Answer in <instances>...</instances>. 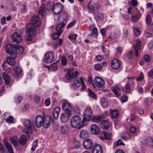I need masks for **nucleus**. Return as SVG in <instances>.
Instances as JSON below:
<instances>
[{"label":"nucleus","mask_w":153,"mask_h":153,"mask_svg":"<svg viewBox=\"0 0 153 153\" xmlns=\"http://www.w3.org/2000/svg\"><path fill=\"white\" fill-rule=\"evenodd\" d=\"M44 117L41 115H38L35 117L34 124L36 127L40 128L43 125Z\"/></svg>","instance_id":"7"},{"label":"nucleus","mask_w":153,"mask_h":153,"mask_svg":"<svg viewBox=\"0 0 153 153\" xmlns=\"http://www.w3.org/2000/svg\"><path fill=\"white\" fill-rule=\"evenodd\" d=\"M67 59L64 56H62L61 58V63L62 65H65L67 63Z\"/></svg>","instance_id":"49"},{"label":"nucleus","mask_w":153,"mask_h":153,"mask_svg":"<svg viewBox=\"0 0 153 153\" xmlns=\"http://www.w3.org/2000/svg\"><path fill=\"white\" fill-rule=\"evenodd\" d=\"M134 31L135 35L136 36H138L140 34V30L138 28H134Z\"/></svg>","instance_id":"51"},{"label":"nucleus","mask_w":153,"mask_h":153,"mask_svg":"<svg viewBox=\"0 0 153 153\" xmlns=\"http://www.w3.org/2000/svg\"><path fill=\"white\" fill-rule=\"evenodd\" d=\"M60 108L59 107H55L53 110V115L55 119H57L59 116Z\"/></svg>","instance_id":"29"},{"label":"nucleus","mask_w":153,"mask_h":153,"mask_svg":"<svg viewBox=\"0 0 153 153\" xmlns=\"http://www.w3.org/2000/svg\"><path fill=\"white\" fill-rule=\"evenodd\" d=\"M116 34L115 32L111 33L108 36V39L111 40L115 39L116 38Z\"/></svg>","instance_id":"43"},{"label":"nucleus","mask_w":153,"mask_h":153,"mask_svg":"<svg viewBox=\"0 0 153 153\" xmlns=\"http://www.w3.org/2000/svg\"><path fill=\"white\" fill-rule=\"evenodd\" d=\"M58 61H57L53 63L51 67L52 69L55 71L58 69V66L57 65V63Z\"/></svg>","instance_id":"55"},{"label":"nucleus","mask_w":153,"mask_h":153,"mask_svg":"<svg viewBox=\"0 0 153 153\" xmlns=\"http://www.w3.org/2000/svg\"><path fill=\"white\" fill-rule=\"evenodd\" d=\"M128 35V30L127 29H124L123 30L122 37L124 39H126Z\"/></svg>","instance_id":"44"},{"label":"nucleus","mask_w":153,"mask_h":153,"mask_svg":"<svg viewBox=\"0 0 153 153\" xmlns=\"http://www.w3.org/2000/svg\"><path fill=\"white\" fill-rule=\"evenodd\" d=\"M41 97L36 94H35L33 96V100L35 102L38 104L40 101Z\"/></svg>","instance_id":"40"},{"label":"nucleus","mask_w":153,"mask_h":153,"mask_svg":"<svg viewBox=\"0 0 153 153\" xmlns=\"http://www.w3.org/2000/svg\"><path fill=\"white\" fill-rule=\"evenodd\" d=\"M61 131L62 133L63 134H66L68 132V130L65 127L61 126Z\"/></svg>","instance_id":"56"},{"label":"nucleus","mask_w":153,"mask_h":153,"mask_svg":"<svg viewBox=\"0 0 153 153\" xmlns=\"http://www.w3.org/2000/svg\"><path fill=\"white\" fill-rule=\"evenodd\" d=\"M98 34L97 30L96 28H94L92 30V32L91 33L92 35H94V36L95 37Z\"/></svg>","instance_id":"54"},{"label":"nucleus","mask_w":153,"mask_h":153,"mask_svg":"<svg viewBox=\"0 0 153 153\" xmlns=\"http://www.w3.org/2000/svg\"><path fill=\"white\" fill-rule=\"evenodd\" d=\"M3 77L6 85H9L10 81V79L8 75L6 73H4L3 74Z\"/></svg>","instance_id":"34"},{"label":"nucleus","mask_w":153,"mask_h":153,"mask_svg":"<svg viewBox=\"0 0 153 153\" xmlns=\"http://www.w3.org/2000/svg\"><path fill=\"white\" fill-rule=\"evenodd\" d=\"M145 146L147 147H153V138L148 137L147 138L144 142Z\"/></svg>","instance_id":"21"},{"label":"nucleus","mask_w":153,"mask_h":153,"mask_svg":"<svg viewBox=\"0 0 153 153\" xmlns=\"http://www.w3.org/2000/svg\"><path fill=\"white\" fill-rule=\"evenodd\" d=\"M54 59V56L52 51H50L45 53L44 56V61L47 63L52 62Z\"/></svg>","instance_id":"8"},{"label":"nucleus","mask_w":153,"mask_h":153,"mask_svg":"<svg viewBox=\"0 0 153 153\" xmlns=\"http://www.w3.org/2000/svg\"><path fill=\"white\" fill-rule=\"evenodd\" d=\"M13 117L12 116H9L5 119L6 121L8 123H14Z\"/></svg>","instance_id":"42"},{"label":"nucleus","mask_w":153,"mask_h":153,"mask_svg":"<svg viewBox=\"0 0 153 153\" xmlns=\"http://www.w3.org/2000/svg\"><path fill=\"white\" fill-rule=\"evenodd\" d=\"M10 6L11 7V8H10V10L12 11H16L17 10V8L15 7L13 3H12L10 4Z\"/></svg>","instance_id":"64"},{"label":"nucleus","mask_w":153,"mask_h":153,"mask_svg":"<svg viewBox=\"0 0 153 153\" xmlns=\"http://www.w3.org/2000/svg\"><path fill=\"white\" fill-rule=\"evenodd\" d=\"M111 66L113 69H117L120 66V62L118 59H115L111 62Z\"/></svg>","instance_id":"19"},{"label":"nucleus","mask_w":153,"mask_h":153,"mask_svg":"<svg viewBox=\"0 0 153 153\" xmlns=\"http://www.w3.org/2000/svg\"><path fill=\"white\" fill-rule=\"evenodd\" d=\"M15 58L14 56V57H8L7 58L6 61L9 65L12 66H13L16 62Z\"/></svg>","instance_id":"27"},{"label":"nucleus","mask_w":153,"mask_h":153,"mask_svg":"<svg viewBox=\"0 0 153 153\" xmlns=\"http://www.w3.org/2000/svg\"><path fill=\"white\" fill-rule=\"evenodd\" d=\"M62 108L65 111V112L71 113L72 111L71 105L67 102H64L62 103Z\"/></svg>","instance_id":"16"},{"label":"nucleus","mask_w":153,"mask_h":153,"mask_svg":"<svg viewBox=\"0 0 153 153\" xmlns=\"http://www.w3.org/2000/svg\"><path fill=\"white\" fill-rule=\"evenodd\" d=\"M51 123V119L50 117H44L43 126L45 128H47L50 126Z\"/></svg>","instance_id":"24"},{"label":"nucleus","mask_w":153,"mask_h":153,"mask_svg":"<svg viewBox=\"0 0 153 153\" xmlns=\"http://www.w3.org/2000/svg\"><path fill=\"white\" fill-rule=\"evenodd\" d=\"M90 131L92 134H98L100 132L99 127L95 124H93L91 126Z\"/></svg>","instance_id":"17"},{"label":"nucleus","mask_w":153,"mask_h":153,"mask_svg":"<svg viewBox=\"0 0 153 153\" xmlns=\"http://www.w3.org/2000/svg\"><path fill=\"white\" fill-rule=\"evenodd\" d=\"M144 59L146 62H148L150 60V56L148 54L144 56Z\"/></svg>","instance_id":"58"},{"label":"nucleus","mask_w":153,"mask_h":153,"mask_svg":"<svg viewBox=\"0 0 153 153\" xmlns=\"http://www.w3.org/2000/svg\"><path fill=\"white\" fill-rule=\"evenodd\" d=\"M14 50L15 54L14 55V56L15 57H16L17 56V53L19 54H21L22 53L24 52V48L22 46L16 45V46L15 47Z\"/></svg>","instance_id":"18"},{"label":"nucleus","mask_w":153,"mask_h":153,"mask_svg":"<svg viewBox=\"0 0 153 153\" xmlns=\"http://www.w3.org/2000/svg\"><path fill=\"white\" fill-rule=\"evenodd\" d=\"M65 25L64 23L61 22L60 23L58 24L56 27V30L57 32H59L60 30L64 27Z\"/></svg>","instance_id":"39"},{"label":"nucleus","mask_w":153,"mask_h":153,"mask_svg":"<svg viewBox=\"0 0 153 153\" xmlns=\"http://www.w3.org/2000/svg\"><path fill=\"white\" fill-rule=\"evenodd\" d=\"M142 16L140 12L137 11L135 15L132 16L131 17V19L132 22H136L138 21L140 19Z\"/></svg>","instance_id":"23"},{"label":"nucleus","mask_w":153,"mask_h":153,"mask_svg":"<svg viewBox=\"0 0 153 153\" xmlns=\"http://www.w3.org/2000/svg\"><path fill=\"white\" fill-rule=\"evenodd\" d=\"M92 153H102L101 146L99 144L94 145L92 149Z\"/></svg>","instance_id":"20"},{"label":"nucleus","mask_w":153,"mask_h":153,"mask_svg":"<svg viewBox=\"0 0 153 153\" xmlns=\"http://www.w3.org/2000/svg\"><path fill=\"white\" fill-rule=\"evenodd\" d=\"M16 46V44H7L5 47V49L7 53L10 55H15L14 48Z\"/></svg>","instance_id":"6"},{"label":"nucleus","mask_w":153,"mask_h":153,"mask_svg":"<svg viewBox=\"0 0 153 153\" xmlns=\"http://www.w3.org/2000/svg\"><path fill=\"white\" fill-rule=\"evenodd\" d=\"M113 93L117 96L121 94V91L120 88L117 86H113L111 88Z\"/></svg>","instance_id":"28"},{"label":"nucleus","mask_w":153,"mask_h":153,"mask_svg":"<svg viewBox=\"0 0 153 153\" xmlns=\"http://www.w3.org/2000/svg\"><path fill=\"white\" fill-rule=\"evenodd\" d=\"M81 122V119L79 116L77 115L74 116L71 119V126L73 128H76L79 125Z\"/></svg>","instance_id":"4"},{"label":"nucleus","mask_w":153,"mask_h":153,"mask_svg":"<svg viewBox=\"0 0 153 153\" xmlns=\"http://www.w3.org/2000/svg\"><path fill=\"white\" fill-rule=\"evenodd\" d=\"M71 113L69 112H64L60 116V119L61 122L63 123L67 122L70 117L71 116Z\"/></svg>","instance_id":"14"},{"label":"nucleus","mask_w":153,"mask_h":153,"mask_svg":"<svg viewBox=\"0 0 153 153\" xmlns=\"http://www.w3.org/2000/svg\"><path fill=\"white\" fill-rule=\"evenodd\" d=\"M115 144L117 146L121 145H125V144L121 139L118 140L117 142H115Z\"/></svg>","instance_id":"53"},{"label":"nucleus","mask_w":153,"mask_h":153,"mask_svg":"<svg viewBox=\"0 0 153 153\" xmlns=\"http://www.w3.org/2000/svg\"><path fill=\"white\" fill-rule=\"evenodd\" d=\"M23 124L25 127L24 132L26 134L31 133L32 128L30 121L29 120H25L24 121Z\"/></svg>","instance_id":"5"},{"label":"nucleus","mask_w":153,"mask_h":153,"mask_svg":"<svg viewBox=\"0 0 153 153\" xmlns=\"http://www.w3.org/2000/svg\"><path fill=\"white\" fill-rule=\"evenodd\" d=\"M141 42L139 40H137L136 42V44L134 45V48L135 51V56L137 57L138 55V49H140V48Z\"/></svg>","instance_id":"30"},{"label":"nucleus","mask_w":153,"mask_h":153,"mask_svg":"<svg viewBox=\"0 0 153 153\" xmlns=\"http://www.w3.org/2000/svg\"><path fill=\"white\" fill-rule=\"evenodd\" d=\"M95 68L97 70H100L102 68V66L99 64H97L95 65Z\"/></svg>","instance_id":"61"},{"label":"nucleus","mask_w":153,"mask_h":153,"mask_svg":"<svg viewBox=\"0 0 153 153\" xmlns=\"http://www.w3.org/2000/svg\"><path fill=\"white\" fill-rule=\"evenodd\" d=\"M77 37V35L74 34L72 35H69L68 36V39L70 40H74Z\"/></svg>","instance_id":"59"},{"label":"nucleus","mask_w":153,"mask_h":153,"mask_svg":"<svg viewBox=\"0 0 153 153\" xmlns=\"http://www.w3.org/2000/svg\"><path fill=\"white\" fill-rule=\"evenodd\" d=\"M146 23L148 25H150L151 22V18L149 15H147L146 17Z\"/></svg>","instance_id":"52"},{"label":"nucleus","mask_w":153,"mask_h":153,"mask_svg":"<svg viewBox=\"0 0 153 153\" xmlns=\"http://www.w3.org/2000/svg\"><path fill=\"white\" fill-rule=\"evenodd\" d=\"M129 131L131 133L134 134L136 132V129L135 127L132 126L130 127Z\"/></svg>","instance_id":"63"},{"label":"nucleus","mask_w":153,"mask_h":153,"mask_svg":"<svg viewBox=\"0 0 153 153\" xmlns=\"http://www.w3.org/2000/svg\"><path fill=\"white\" fill-rule=\"evenodd\" d=\"M99 5L98 3H91L89 2L88 4V7L90 10L94 11H97L99 10Z\"/></svg>","instance_id":"13"},{"label":"nucleus","mask_w":153,"mask_h":153,"mask_svg":"<svg viewBox=\"0 0 153 153\" xmlns=\"http://www.w3.org/2000/svg\"><path fill=\"white\" fill-rule=\"evenodd\" d=\"M94 82L97 86L98 87H102L105 84L104 80L99 76H97L94 78Z\"/></svg>","instance_id":"10"},{"label":"nucleus","mask_w":153,"mask_h":153,"mask_svg":"<svg viewBox=\"0 0 153 153\" xmlns=\"http://www.w3.org/2000/svg\"><path fill=\"white\" fill-rule=\"evenodd\" d=\"M10 142L14 147L18 146L19 145V139L16 136L11 137L10 138Z\"/></svg>","instance_id":"22"},{"label":"nucleus","mask_w":153,"mask_h":153,"mask_svg":"<svg viewBox=\"0 0 153 153\" xmlns=\"http://www.w3.org/2000/svg\"><path fill=\"white\" fill-rule=\"evenodd\" d=\"M58 17L59 20L62 22L65 21L68 18L67 13L65 11H62Z\"/></svg>","instance_id":"25"},{"label":"nucleus","mask_w":153,"mask_h":153,"mask_svg":"<svg viewBox=\"0 0 153 153\" xmlns=\"http://www.w3.org/2000/svg\"><path fill=\"white\" fill-rule=\"evenodd\" d=\"M92 115L91 109L90 108L87 107L84 112L83 118L81 125V127H79L78 129H80L81 128L84 127L87 125L86 122L90 120Z\"/></svg>","instance_id":"2"},{"label":"nucleus","mask_w":153,"mask_h":153,"mask_svg":"<svg viewBox=\"0 0 153 153\" xmlns=\"http://www.w3.org/2000/svg\"><path fill=\"white\" fill-rule=\"evenodd\" d=\"M62 32V30L58 32H56L54 33L53 35V39H58Z\"/></svg>","instance_id":"45"},{"label":"nucleus","mask_w":153,"mask_h":153,"mask_svg":"<svg viewBox=\"0 0 153 153\" xmlns=\"http://www.w3.org/2000/svg\"><path fill=\"white\" fill-rule=\"evenodd\" d=\"M74 70V69L73 68L68 69L65 76L67 79H76L77 78L79 72L77 71H75L74 72H73Z\"/></svg>","instance_id":"3"},{"label":"nucleus","mask_w":153,"mask_h":153,"mask_svg":"<svg viewBox=\"0 0 153 153\" xmlns=\"http://www.w3.org/2000/svg\"><path fill=\"white\" fill-rule=\"evenodd\" d=\"M54 5L53 2L49 1L48 2L45 6V8L48 10H53Z\"/></svg>","instance_id":"35"},{"label":"nucleus","mask_w":153,"mask_h":153,"mask_svg":"<svg viewBox=\"0 0 153 153\" xmlns=\"http://www.w3.org/2000/svg\"><path fill=\"white\" fill-rule=\"evenodd\" d=\"M88 136V133L87 131L85 130H82L81 131L79 136L82 138H85L87 137Z\"/></svg>","instance_id":"37"},{"label":"nucleus","mask_w":153,"mask_h":153,"mask_svg":"<svg viewBox=\"0 0 153 153\" xmlns=\"http://www.w3.org/2000/svg\"><path fill=\"white\" fill-rule=\"evenodd\" d=\"M63 9V5L60 3H57L54 5L53 12L55 14L58 15L62 12Z\"/></svg>","instance_id":"9"},{"label":"nucleus","mask_w":153,"mask_h":153,"mask_svg":"<svg viewBox=\"0 0 153 153\" xmlns=\"http://www.w3.org/2000/svg\"><path fill=\"white\" fill-rule=\"evenodd\" d=\"M111 118H116L118 116L119 114V112L118 110H111Z\"/></svg>","instance_id":"36"},{"label":"nucleus","mask_w":153,"mask_h":153,"mask_svg":"<svg viewBox=\"0 0 153 153\" xmlns=\"http://www.w3.org/2000/svg\"><path fill=\"white\" fill-rule=\"evenodd\" d=\"M12 37L13 41L17 43H19L22 40V38L20 34L18 32L13 33Z\"/></svg>","instance_id":"12"},{"label":"nucleus","mask_w":153,"mask_h":153,"mask_svg":"<svg viewBox=\"0 0 153 153\" xmlns=\"http://www.w3.org/2000/svg\"><path fill=\"white\" fill-rule=\"evenodd\" d=\"M100 124L101 127L103 129L107 130L109 128V124L108 120L102 119Z\"/></svg>","instance_id":"26"},{"label":"nucleus","mask_w":153,"mask_h":153,"mask_svg":"<svg viewBox=\"0 0 153 153\" xmlns=\"http://www.w3.org/2000/svg\"><path fill=\"white\" fill-rule=\"evenodd\" d=\"M126 92L128 93L130 91V87L129 83L126 84Z\"/></svg>","instance_id":"62"},{"label":"nucleus","mask_w":153,"mask_h":153,"mask_svg":"<svg viewBox=\"0 0 153 153\" xmlns=\"http://www.w3.org/2000/svg\"><path fill=\"white\" fill-rule=\"evenodd\" d=\"M80 80L81 81V84H82V86L81 87V89L82 90H84L86 88V86L85 85V83H84V80L83 78L82 77H80Z\"/></svg>","instance_id":"50"},{"label":"nucleus","mask_w":153,"mask_h":153,"mask_svg":"<svg viewBox=\"0 0 153 153\" xmlns=\"http://www.w3.org/2000/svg\"><path fill=\"white\" fill-rule=\"evenodd\" d=\"M32 23H29L26 26L27 40H32V37L34 36L36 33L35 27H38L41 25L40 19L38 15H34L31 18Z\"/></svg>","instance_id":"1"},{"label":"nucleus","mask_w":153,"mask_h":153,"mask_svg":"<svg viewBox=\"0 0 153 153\" xmlns=\"http://www.w3.org/2000/svg\"><path fill=\"white\" fill-rule=\"evenodd\" d=\"M83 145L84 148L86 149H90L93 146V143L92 140L90 139H85L83 142Z\"/></svg>","instance_id":"11"},{"label":"nucleus","mask_w":153,"mask_h":153,"mask_svg":"<svg viewBox=\"0 0 153 153\" xmlns=\"http://www.w3.org/2000/svg\"><path fill=\"white\" fill-rule=\"evenodd\" d=\"M88 95L89 96L91 97L93 99H96V97L95 95L94 92L90 90V89H88Z\"/></svg>","instance_id":"47"},{"label":"nucleus","mask_w":153,"mask_h":153,"mask_svg":"<svg viewBox=\"0 0 153 153\" xmlns=\"http://www.w3.org/2000/svg\"><path fill=\"white\" fill-rule=\"evenodd\" d=\"M102 119L99 116L96 115L93 116L91 118V120L93 121L100 124Z\"/></svg>","instance_id":"33"},{"label":"nucleus","mask_w":153,"mask_h":153,"mask_svg":"<svg viewBox=\"0 0 153 153\" xmlns=\"http://www.w3.org/2000/svg\"><path fill=\"white\" fill-rule=\"evenodd\" d=\"M76 21L74 20L73 22L70 23L67 27V28H69L72 27L76 23Z\"/></svg>","instance_id":"57"},{"label":"nucleus","mask_w":153,"mask_h":153,"mask_svg":"<svg viewBox=\"0 0 153 153\" xmlns=\"http://www.w3.org/2000/svg\"><path fill=\"white\" fill-rule=\"evenodd\" d=\"M19 143L22 145H24V143H25L27 141V136L25 134H23L21 136L19 139Z\"/></svg>","instance_id":"31"},{"label":"nucleus","mask_w":153,"mask_h":153,"mask_svg":"<svg viewBox=\"0 0 153 153\" xmlns=\"http://www.w3.org/2000/svg\"><path fill=\"white\" fill-rule=\"evenodd\" d=\"M81 82L80 80H79V79H76L73 81L72 85L73 86H76L79 87L81 85Z\"/></svg>","instance_id":"41"},{"label":"nucleus","mask_w":153,"mask_h":153,"mask_svg":"<svg viewBox=\"0 0 153 153\" xmlns=\"http://www.w3.org/2000/svg\"><path fill=\"white\" fill-rule=\"evenodd\" d=\"M4 144L9 153H14L13 149L11 144L7 141V139H3Z\"/></svg>","instance_id":"15"},{"label":"nucleus","mask_w":153,"mask_h":153,"mask_svg":"<svg viewBox=\"0 0 153 153\" xmlns=\"http://www.w3.org/2000/svg\"><path fill=\"white\" fill-rule=\"evenodd\" d=\"M15 74L18 75L22 72V69L18 66H16L14 68Z\"/></svg>","instance_id":"48"},{"label":"nucleus","mask_w":153,"mask_h":153,"mask_svg":"<svg viewBox=\"0 0 153 153\" xmlns=\"http://www.w3.org/2000/svg\"><path fill=\"white\" fill-rule=\"evenodd\" d=\"M38 142V141L37 140L34 141L33 143L32 147L31 149L32 151L34 152L37 146Z\"/></svg>","instance_id":"46"},{"label":"nucleus","mask_w":153,"mask_h":153,"mask_svg":"<svg viewBox=\"0 0 153 153\" xmlns=\"http://www.w3.org/2000/svg\"><path fill=\"white\" fill-rule=\"evenodd\" d=\"M107 134V132L103 131L99 135V137L100 139L102 140L107 139L109 140L110 139V136H108V137H106V134Z\"/></svg>","instance_id":"38"},{"label":"nucleus","mask_w":153,"mask_h":153,"mask_svg":"<svg viewBox=\"0 0 153 153\" xmlns=\"http://www.w3.org/2000/svg\"><path fill=\"white\" fill-rule=\"evenodd\" d=\"M27 5L26 4H24L23 5V8L21 10V13H24L27 11V9L26 8Z\"/></svg>","instance_id":"60"},{"label":"nucleus","mask_w":153,"mask_h":153,"mask_svg":"<svg viewBox=\"0 0 153 153\" xmlns=\"http://www.w3.org/2000/svg\"><path fill=\"white\" fill-rule=\"evenodd\" d=\"M100 103L101 105L103 108H106L108 105V100L105 97H102L100 99Z\"/></svg>","instance_id":"32"}]
</instances>
